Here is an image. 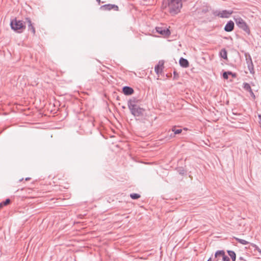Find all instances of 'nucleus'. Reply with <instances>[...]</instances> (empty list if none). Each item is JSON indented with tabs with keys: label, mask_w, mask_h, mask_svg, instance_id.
<instances>
[{
	"label": "nucleus",
	"mask_w": 261,
	"mask_h": 261,
	"mask_svg": "<svg viewBox=\"0 0 261 261\" xmlns=\"http://www.w3.org/2000/svg\"><path fill=\"white\" fill-rule=\"evenodd\" d=\"M215 257L219 258L220 257H222L223 261H229V258L227 257L225 254V252L223 250L218 251L215 253Z\"/></svg>",
	"instance_id": "7"
},
{
	"label": "nucleus",
	"mask_w": 261,
	"mask_h": 261,
	"mask_svg": "<svg viewBox=\"0 0 261 261\" xmlns=\"http://www.w3.org/2000/svg\"><path fill=\"white\" fill-rule=\"evenodd\" d=\"M101 9L105 11H110L112 9H113L115 11H118V7L117 6H116L114 5H110L109 4V5H106L103 6L101 7Z\"/></svg>",
	"instance_id": "8"
},
{
	"label": "nucleus",
	"mask_w": 261,
	"mask_h": 261,
	"mask_svg": "<svg viewBox=\"0 0 261 261\" xmlns=\"http://www.w3.org/2000/svg\"><path fill=\"white\" fill-rule=\"evenodd\" d=\"M251 96H252V97L254 99L255 96V95L254 94L253 92H252V90H251V92H249Z\"/></svg>",
	"instance_id": "24"
},
{
	"label": "nucleus",
	"mask_w": 261,
	"mask_h": 261,
	"mask_svg": "<svg viewBox=\"0 0 261 261\" xmlns=\"http://www.w3.org/2000/svg\"><path fill=\"white\" fill-rule=\"evenodd\" d=\"M172 130L174 133L175 134H179L182 132V130L181 129H176L174 127L172 129Z\"/></svg>",
	"instance_id": "20"
},
{
	"label": "nucleus",
	"mask_w": 261,
	"mask_h": 261,
	"mask_svg": "<svg viewBox=\"0 0 261 261\" xmlns=\"http://www.w3.org/2000/svg\"><path fill=\"white\" fill-rule=\"evenodd\" d=\"M228 255L231 258L232 261H236V255L234 251L228 250L227 251Z\"/></svg>",
	"instance_id": "14"
},
{
	"label": "nucleus",
	"mask_w": 261,
	"mask_h": 261,
	"mask_svg": "<svg viewBox=\"0 0 261 261\" xmlns=\"http://www.w3.org/2000/svg\"><path fill=\"white\" fill-rule=\"evenodd\" d=\"M180 65L183 67H188L189 66V62L187 60L181 58L179 60Z\"/></svg>",
	"instance_id": "12"
},
{
	"label": "nucleus",
	"mask_w": 261,
	"mask_h": 261,
	"mask_svg": "<svg viewBox=\"0 0 261 261\" xmlns=\"http://www.w3.org/2000/svg\"><path fill=\"white\" fill-rule=\"evenodd\" d=\"M10 202V199H7L5 201L0 203V209H1L4 206L9 204Z\"/></svg>",
	"instance_id": "16"
},
{
	"label": "nucleus",
	"mask_w": 261,
	"mask_h": 261,
	"mask_svg": "<svg viewBox=\"0 0 261 261\" xmlns=\"http://www.w3.org/2000/svg\"><path fill=\"white\" fill-rule=\"evenodd\" d=\"M138 101L135 99H130L128 101V107L132 114L135 117L143 116L145 112V109L141 108L138 105Z\"/></svg>",
	"instance_id": "2"
},
{
	"label": "nucleus",
	"mask_w": 261,
	"mask_h": 261,
	"mask_svg": "<svg viewBox=\"0 0 261 261\" xmlns=\"http://www.w3.org/2000/svg\"><path fill=\"white\" fill-rule=\"evenodd\" d=\"M220 56L223 59H227V51L225 49H222L220 51Z\"/></svg>",
	"instance_id": "15"
},
{
	"label": "nucleus",
	"mask_w": 261,
	"mask_h": 261,
	"mask_svg": "<svg viewBox=\"0 0 261 261\" xmlns=\"http://www.w3.org/2000/svg\"><path fill=\"white\" fill-rule=\"evenodd\" d=\"M236 240L238 242H239L240 243H241V244H242L243 245H246V244H248L249 243L248 242H247V241H246L245 240H243V239H241L236 238Z\"/></svg>",
	"instance_id": "17"
},
{
	"label": "nucleus",
	"mask_w": 261,
	"mask_h": 261,
	"mask_svg": "<svg viewBox=\"0 0 261 261\" xmlns=\"http://www.w3.org/2000/svg\"><path fill=\"white\" fill-rule=\"evenodd\" d=\"M258 117H259V118L261 119V115H259L258 116Z\"/></svg>",
	"instance_id": "27"
},
{
	"label": "nucleus",
	"mask_w": 261,
	"mask_h": 261,
	"mask_svg": "<svg viewBox=\"0 0 261 261\" xmlns=\"http://www.w3.org/2000/svg\"><path fill=\"white\" fill-rule=\"evenodd\" d=\"M164 4L172 15L178 13L182 7L181 0H164Z\"/></svg>",
	"instance_id": "1"
},
{
	"label": "nucleus",
	"mask_w": 261,
	"mask_h": 261,
	"mask_svg": "<svg viewBox=\"0 0 261 261\" xmlns=\"http://www.w3.org/2000/svg\"><path fill=\"white\" fill-rule=\"evenodd\" d=\"M156 30L158 33L164 37H168L170 35V31L166 28L156 27Z\"/></svg>",
	"instance_id": "6"
},
{
	"label": "nucleus",
	"mask_w": 261,
	"mask_h": 261,
	"mask_svg": "<svg viewBox=\"0 0 261 261\" xmlns=\"http://www.w3.org/2000/svg\"><path fill=\"white\" fill-rule=\"evenodd\" d=\"M244 88L245 90H246L248 91L249 92H251L252 89H251V87H250V86L249 85V84H248V83H245V84H244Z\"/></svg>",
	"instance_id": "18"
},
{
	"label": "nucleus",
	"mask_w": 261,
	"mask_h": 261,
	"mask_svg": "<svg viewBox=\"0 0 261 261\" xmlns=\"http://www.w3.org/2000/svg\"><path fill=\"white\" fill-rule=\"evenodd\" d=\"M10 25L13 30L18 32H21L25 29V25L23 22L16 19L12 20Z\"/></svg>",
	"instance_id": "3"
},
{
	"label": "nucleus",
	"mask_w": 261,
	"mask_h": 261,
	"mask_svg": "<svg viewBox=\"0 0 261 261\" xmlns=\"http://www.w3.org/2000/svg\"><path fill=\"white\" fill-rule=\"evenodd\" d=\"M164 68V62L160 61L158 65L155 67V71L156 74H159L162 73Z\"/></svg>",
	"instance_id": "9"
},
{
	"label": "nucleus",
	"mask_w": 261,
	"mask_h": 261,
	"mask_svg": "<svg viewBox=\"0 0 261 261\" xmlns=\"http://www.w3.org/2000/svg\"><path fill=\"white\" fill-rule=\"evenodd\" d=\"M237 25L241 29H243L247 33H250L249 28L246 22L240 17H237L234 18Z\"/></svg>",
	"instance_id": "4"
},
{
	"label": "nucleus",
	"mask_w": 261,
	"mask_h": 261,
	"mask_svg": "<svg viewBox=\"0 0 261 261\" xmlns=\"http://www.w3.org/2000/svg\"><path fill=\"white\" fill-rule=\"evenodd\" d=\"M130 196L133 199H137L140 197V195L136 193L131 194Z\"/></svg>",
	"instance_id": "19"
},
{
	"label": "nucleus",
	"mask_w": 261,
	"mask_h": 261,
	"mask_svg": "<svg viewBox=\"0 0 261 261\" xmlns=\"http://www.w3.org/2000/svg\"><path fill=\"white\" fill-rule=\"evenodd\" d=\"M249 69L250 70V73H251L252 74L254 73V69H253L252 64H251L250 66H249Z\"/></svg>",
	"instance_id": "22"
},
{
	"label": "nucleus",
	"mask_w": 261,
	"mask_h": 261,
	"mask_svg": "<svg viewBox=\"0 0 261 261\" xmlns=\"http://www.w3.org/2000/svg\"><path fill=\"white\" fill-rule=\"evenodd\" d=\"M233 77H235L236 76V74H233L232 73V74H231Z\"/></svg>",
	"instance_id": "25"
},
{
	"label": "nucleus",
	"mask_w": 261,
	"mask_h": 261,
	"mask_svg": "<svg viewBox=\"0 0 261 261\" xmlns=\"http://www.w3.org/2000/svg\"><path fill=\"white\" fill-rule=\"evenodd\" d=\"M234 23L232 21L230 20L228 22L224 28V30L226 32H231L234 29Z\"/></svg>",
	"instance_id": "11"
},
{
	"label": "nucleus",
	"mask_w": 261,
	"mask_h": 261,
	"mask_svg": "<svg viewBox=\"0 0 261 261\" xmlns=\"http://www.w3.org/2000/svg\"><path fill=\"white\" fill-rule=\"evenodd\" d=\"M232 74V72H225L224 73H223V77L224 79L227 80L228 79V75H229V74Z\"/></svg>",
	"instance_id": "21"
},
{
	"label": "nucleus",
	"mask_w": 261,
	"mask_h": 261,
	"mask_svg": "<svg viewBox=\"0 0 261 261\" xmlns=\"http://www.w3.org/2000/svg\"><path fill=\"white\" fill-rule=\"evenodd\" d=\"M27 21L28 23V25H29V30H31L32 32V33L35 34V28L33 26L32 24V22H31V21L30 19L29 18H27Z\"/></svg>",
	"instance_id": "13"
},
{
	"label": "nucleus",
	"mask_w": 261,
	"mask_h": 261,
	"mask_svg": "<svg viewBox=\"0 0 261 261\" xmlns=\"http://www.w3.org/2000/svg\"><path fill=\"white\" fill-rule=\"evenodd\" d=\"M207 261H212V258H210L207 260Z\"/></svg>",
	"instance_id": "26"
},
{
	"label": "nucleus",
	"mask_w": 261,
	"mask_h": 261,
	"mask_svg": "<svg viewBox=\"0 0 261 261\" xmlns=\"http://www.w3.org/2000/svg\"><path fill=\"white\" fill-rule=\"evenodd\" d=\"M122 92L124 95H130L134 93V90L131 87L125 86L123 88Z\"/></svg>",
	"instance_id": "10"
},
{
	"label": "nucleus",
	"mask_w": 261,
	"mask_h": 261,
	"mask_svg": "<svg viewBox=\"0 0 261 261\" xmlns=\"http://www.w3.org/2000/svg\"><path fill=\"white\" fill-rule=\"evenodd\" d=\"M251 245L254 247L259 252L261 253V250L258 248V247L255 244H252Z\"/></svg>",
	"instance_id": "23"
},
{
	"label": "nucleus",
	"mask_w": 261,
	"mask_h": 261,
	"mask_svg": "<svg viewBox=\"0 0 261 261\" xmlns=\"http://www.w3.org/2000/svg\"><path fill=\"white\" fill-rule=\"evenodd\" d=\"M232 11L223 10L216 12V15L220 18H228L232 14Z\"/></svg>",
	"instance_id": "5"
}]
</instances>
